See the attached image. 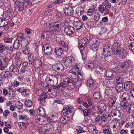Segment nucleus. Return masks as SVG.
Instances as JSON below:
<instances>
[{
    "instance_id": "obj_1",
    "label": "nucleus",
    "mask_w": 134,
    "mask_h": 134,
    "mask_svg": "<svg viewBox=\"0 0 134 134\" xmlns=\"http://www.w3.org/2000/svg\"><path fill=\"white\" fill-rule=\"evenodd\" d=\"M110 45H106L103 49L104 56L107 57L111 55L113 51L116 55L121 54L122 52V48L119 42H114L111 48H110Z\"/></svg>"
},
{
    "instance_id": "obj_2",
    "label": "nucleus",
    "mask_w": 134,
    "mask_h": 134,
    "mask_svg": "<svg viewBox=\"0 0 134 134\" xmlns=\"http://www.w3.org/2000/svg\"><path fill=\"white\" fill-rule=\"evenodd\" d=\"M45 81L48 85H56L58 83V77L54 75H48L46 78Z\"/></svg>"
},
{
    "instance_id": "obj_3",
    "label": "nucleus",
    "mask_w": 134,
    "mask_h": 134,
    "mask_svg": "<svg viewBox=\"0 0 134 134\" xmlns=\"http://www.w3.org/2000/svg\"><path fill=\"white\" fill-rule=\"evenodd\" d=\"M110 5L107 4H100L98 7V10L101 13L103 14L104 15L109 14Z\"/></svg>"
},
{
    "instance_id": "obj_4",
    "label": "nucleus",
    "mask_w": 134,
    "mask_h": 134,
    "mask_svg": "<svg viewBox=\"0 0 134 134\" xmlns=\"http://www.w3.org/2000/svg\"><path fill=\"white\" fill-rule=\"evenodd\" d=\"M75 60V59L74 57L70 56L66 58L64 63L66 67L70 68L74 64Z\"/></svg>"
},
{
    "instance_id": "obj_5",
    "label": "nucleus",
    "mask_w": 134,
    "mask_h": 134,
    "mask_svg": "<svg viewBox=\"0 0 134 134\" xmlns=\"http://www.w3.org/2000/svg\"><path fill=\"white\" fill-rule=\"evenodd\" d=\"M88 40L85 37H81L79 42V48L81 51L83 49L84 47L88 43Z\"/></svg>"
},
{
    "instance_id": "obj_6",
    "label": "nucleus",
    "mask_w": 134,
    "mask_h": 134,
    "mask_svg": "<svg viewBox=\"0 0 134 134\" xmlns=\"http://www.w3.org/2000/svg\"><path fill=\"white\" fill-rule=\"evenodd\" d=\"M111 115L112 117H115L117 119H119V120L122 119L123 116V114L120 110L115 109H114L111 111Z\"/></svg>"
},
{
    "instance_id": "obj_7",
    "label": "nucleus",
    "mask_w": 134,
    "mask_h": 134,
    "mask_svg": "<svg viewBox=\"0 0 134 134\" xmlns=\"http://www.w3.org/2000/svg\"><path fill=\"white\" fill-rule=\"evenodd\" d=\"M44 52L45 54L47 55L52 54L53 50L51 45L48 43H46L43 45Z\"/></svg>"
},
{
    "instance_id": "obj_8",
    "label": "nucleus",
    "mask_w": 134,
    "mask_h": 134,
    "mask_svg": "<svg viewBox=\"0 0 134 134\" xmlns=\"http://www.w3.org/2000/svg\"><path fill=\"white\" fill-rule=\"evenodd\" d=\"M53 70L57 72H62L64 69L63 65L61 63H58L52 65Z\"/></svg>"
},
{
    "instance_id": "obj_9",
    "label": "nucleus",
    "mask_w": 134,
    "mask_h": 134,
    "mask_svg": "<svg viewBox=\"0 0 134 134\" xmlns=\"http://www.w3.org/2000/svg\"><path fill=\"white\" fill-rule=\"evenodd\" d=\"M64 32L66 35L70 36L74 34L75 32L74 28L70 26H67L64 29Z\"/></svg>"
},
{
    "instance_id": "obj_10",
    "label": "nucleus",
    "mask_w": 134,
    "mask_h": 134,
    "mask_svg": "<svg viewBox=\"0 0 134 134\" xmlns=\"http://www.w3.org/2000/svg\"><path fill=\"white\" fill-rule=\"evenodd\" d=\"M70 80L71 81H74V79L71 77L69 78L66 77L64 78L63 81H62L60 84V86L62 88H65L66 87L68 84V81L69 80Z\"/></svg>"
},
{
    "instance_id": "obj_11",
    "label": "nucleus",
    "mask_w": 134,
    "mask_h": 134,
    "mask_svg": "<svg viewBox=\"0 0 134 134\" xmlns=\"http://www.w3.org/2000/svg\"><path fill=\"white\" fill-rule=\"evenodd\" d=\"M121 108L122 109H126V112L128 113H131L130 109L131 107V105L130 104L127 105V103L124 104L123 103H120Z\"/></svg>"
},
{
    "instance_id": "obj_12",
    "label": "nucleus",
    "mask_w": 134,
    "mask_h": 134,
    "mask_svg": "<svg viewBox=\"0 0 134 134\" xmlns=\"http://www.w3.org/2000/svg\"><path fill=\"white\" fill-rule=\"evenodd\" d=\"M72 107L70 105H65L64 106L63 110V114L64 115H69L71 113Z\"/></svg>"
},
{
    "instance_id": "obj_13",
    "label": "nucleus",
    "mask_w": 134,
    "mask_h": 134,
    "mask_svg": "<svg viewBox=\"0 0 134 134\" xmlns=\"http://www.w3.org/2000/svg\"><path fill=\"white\" fill-rule=\"evenodd\" d=\"M104 85L108 88H111L114 87L115 86V85L113 82L110 81L108 80H105L103 82Z\"/></svg>"
},
{
    "instance_id": "obj_14",
    "label": "nucleus",
    "mask_w": 134,
    "mask_h": 134,
    "mask_svg": "<svg viewBox=\"0 0 134 134\" xmlns=\"http://www.w3.org/2000/svg\"><path fill=\"white\" fill-rule=\"evenodd\" d=\"M130 98V95L127 93H125L122 95L121 98L122 101L120 103H123L124 104L127 103Z\"/></svg>"
},
{
    "instance_id": "obj_15",
    "label": "nucleus",
    "mask_w": 134,
    "mask_h": 134,
    "mask_svg": "<svg viewBox=\"0 0 134 134\" xmlns=\"http://www.w3.org/2000/svg\"><path fill=\"white\" fill-rule=\"evenodd\" d=\"M18 91L23 93V96L24 97L28 96L30 93V91L29 89H27L24 87L19 88Z\"/></svg>"
},
{
    "instance_id": "obj_16",
    "label": "nucleus",
    "mask_w": 134,
    "mask_h": 134,
    "mask_svg": "<svg viewBox=\"0 0 134 134\" xmlns=\"http://www.w3.org/2000/svg\"><path fill=\"white\" fill-rule=\"evenodd\" d=\"M37 113L39 116L42 117H44L46 115L45 109L42 107H40L37 109Z\"/></svg>"
},
{
    "instance_id": "obj_17",
    "label": "nucleus",
    "mask_w": 134,
    "mask_h": 134,
    "mask_svg": "<svg viewBox=\"0 0 134 134\" xmlns=\"http://www.w3.org/2000/svg\"><path fill=\"white\" fill-rule=\"evenodd\" d=\"M10 11L7 10L4 12L2 15L3 18L7 20H9L11 19L12 14L11 12L10 9H9Z\"/></svg>"
},
{
    "instance_id": "obj_18",
    "label": "nucleus",
    "mask_w": 134,
    "mask_h": 134,
    "mask_svg": "<svg viewBox=\"0 0 134 134\" xmlns=\"http://www.w3.org/2000/svg\"><path fill=\"white\" fill-rule=\"evenodd\" d=\"M48 94V92H43L40 97L39 98L38 100L40 101L42 104H43L45 102L44 99L47 97Z\"/></svg>"
},
{
    "instance_id": "obj_19",
    "label": "nucleus",
    "mask_w": 134,
    "mask_h": 134,
    "mask_svg": "<svg viewBox=\"0 0 134 134\" xmlns=\"http://www.w3.org/2000/svg\"><path fill=\"white\" fill-rule=\"evenodd\" d=\"M88 130L89 132L91 133L93 132L92 133H95L98 131V130L96 128V126L94 125H89L88 127Z\"/></svg>"
},
{
    "instance_id": "obj_20",
    "label": "nucleus",
    "mask_w": 134,
    "mask_h": 134,
    "mask_svg": "<svg viewBox=\"0 0 134 134\" xmlns=\"http://www.w3.org/2000/svg\"><path fill=\"white\" fill-rule=\"evenodd\" d=\"M31 41L30 37L27 36L24 38L21 41V44L23 46H26Z\"/></svg>"
},
{
    "instance_id": "obj_21",
    "label": "nucleus",
    "mask_w": 134,
    "mask_h": 134,
    "mask_svg": "<svg viewBox=\"0 0 134 134\" xmlns=\"http://www.w3.org/2000/svg\"><path fill=\"white\" fill-rule=\"evenodd\" d=\"M82 24L79 20L75 21L73 23V26L77 30L80 29L82 27Z\"/></svg>"
},
{
    "instance_id": "obj_22",
    "label": "nucleus",
    "mask_w": 134,
    "mask_h": 134,
    "mask_svg": "<svg viewBox=\"0 0 134 134\" xmlns=\"http://www.w3.org/2000/svg\"><path fill=\"white\" fill-rule=\"evenodd\" d=\"M64 11V14L69 16L71 15L73 13L72 9L71 7L65 8Z\"/></svg>"
},
{
    "instance_id": "obj_23",
    "label": "nucleus",
    "mask_w": 134,
    "mask_h": 134,
    "mask_svg": "<svg viewBox=\"0 0 134 134\" xmlns=\"http://www.w3.org/2000/svg\"><path fill=\"white\" fill-rule=\"evenodd\" d=\"M18 10L20 11H23L24 9V7L27 6V4H25L24 2H21L19 3L17 5Z\"/></svg>"
},
{
    "instance_id": "obj_24",
    "label": "nucleus",
    "mask_w": 134,
    "mask_h": 134,
    "mask_svg": "<svg viewBox=\"0 0 134 134\" xmlns=\"http://www.w3.org/2000/svg\"><path fill=\"white\" fill-rule=\"evenodd\" d=\"M97 107L99 110H100L99 111L101 112L100 113H102V112L104 111L106 108V105L104 103H99Z\"/></svg>"
},
{
    "instance_id": "obj_25",
    "label": "nucleus",
    "mask_w": 134,
    "mask_h": 134,
    "mask_svg": "<svg viewBox=\"0 0 134 134\" xmlns=\"http://www.w3.org/2000/svg\"><path fill=\"white\" fill-rule=\"evenodd\" d=\"M9 70L16 74L18 73L19 71L18 68L16 66L13 65L10 66L9 68Z\"/></svg>"
},
{
    "instance_id": "obj_26",
    "label": "nucleus",
    "mask_w": 134,
    "mask_h": 134,
    "mask_svg": "<svg viewBox=\"0 0 134 134\" xmlns=\"http://www.w3.org/2000/svg\"><path fill=\"white\" fill-rule=\"evenodd\" d=\"M124 87L126 90H129L132 88L131 82L130 81H127L124 83Z\"/></svg>"
},
{
    "instance_id": "obj_27",
    "label": "nucleus",
    "mask_w": 134,
    "mask_h": 134,
    "mask_svg": "<svg viewBox=\"0 0 134 134\" xmlns=\"http://www.w3.org/2000/svg\"><path fill=\"white\" fill-rule=\"evenodd\" d=\"M116 99V98L115 97H114L111 99L108 103L110 107L111 108L113 107L115 103Z\"/></svg>"
},
{
    "instance_id": "obj_28",
    "label": "nucleus",
    "mask_w": 134,
    "mask_h": 134,
    "mask_svg": "<svg viewBox=\"0 0 134 134\" xmlns=\"http://www.w3.org/2000/svg\"><path fill=\"white\" fill-rule=\"evenodd\" d=\"M54 52L57 55L60 56L62 55L63 51L61 48H55Z\"/></svg>"
},
{
    "instance_id": "obj_29",
    "label": "nucleus",
    "mask_w": 134,
    "mask_h": 134,
    "mask_svg": "<svg viewBox=\"0 0 134 134\" xmlns=\"http://www.w3.org/2000/svg\"><path fill=\"white\" fill-rule=\"evenodd\" d=\"M10 74L8 71L2 72L1 74V78L2 79H4L8 77L9 76Z\"/></svg>"
},
{
    "instance_id": "obj_30",
    "label": "nucleus",
    "mask_w": 134,
    "mask_h": 134,
    "mask_svg": "<svg viewBox=\"0 0 134 134\" xmlns=\"http://www.w3.org/2000/svg\"><path fill=\"white\" fill-rule=\"evenodd\" d=\"M20 46V43L19 40L16 39L14 41L13 44V48L15 49H18L19 48Z\"/></svg>"
},
{
    "instance_id": "obj_31",
    "label": "nucleus",
    "mask_w": 134,
    "mask_h": 134,
    "mask_svg": "<svg viewBox=\"0 0 134 134\" xmlns=\"http://www.w3.org/2000/svg\"><path fill=\"white\" fill-rule=\"evenodd\" d=\"M7 24V21L2 18H0V26L1 27H5Z\"/></svg>"
},
{
    "instance_id": "obj_32",
    "label": "nucleus",
    "mask_w": 134,
    "mask_h": 134,
    "mask_svg": "<svg viewBox=\"0 0 134 134\" xmlns=\"http://www.w3.org/2000/svg\"><path fill=\"white\" fill-rule=\"evenodd\" d=\"M42 63L41 60L39 59H37L35 61V67L36 68H37L38 69V68H40V67H41Z\"/></svg>"
},
{
    "instance_id": "obj_33",
    "label": "nucleus",
    "mask_w": 134,
    "mask_h": 134,
    "mask_svg": "<svg viewBox=\"0 0 134 134\" xmlns=\"http://www.w3.org/2000/svg\"><path fill=\"white\" fill-rule=\"evenodd\" d=\"M114 72L115 73L113 70H109L106 72V76L107 77H110L114 75Z\"/></svg>"
},
{
    "instance_id": "obj_34",
    "label": "nucleus",
    "mask_w": 134,
    "mask_h": 134,
    "mask_svg": "<svg viewBox=\"0 0 134 134\" xmlns=\"http://www.w3.org/2000/svg\"><path fill=\"white\" fill-rule=\"evenodd\" d=\"M123 88V85L122 83L118 84L116 86V90L117 92H120Z\"/></svg>"
},
{
    "instance_id": "obj_35",
    "label": "nucleus",
    "mask_w": 134,
    "mask_h": 134,
    "mask_svg": "<svg viewBox=\"0 0 134 134\" xmlns=\"http://www.w3.org/2000/svg\"><path fill=\"white\" fill-rule=\"evenodd\" d=\"M90 44V47L92 49L93 51H97L98 47L97 44H95L93 43H89Z\"/></svg>"
},
{
    "instance_id": "obj_36",
    "label": "nucleus",
    "mask_w": 134,
    "mask_h": 134,
    "mask_svg": "<svg viewBox=\"0 0 134 134\" xmlns=\"http://www.w3.org/2000/svg\"><path fill=\"white\" fill-rule=\"evenodd\" d=\"M25 104L27 107H31L32 106V102L30 100H27L25 102Z\"/></svg>"
},
{
    "instance_id": "obj_37",
    "label": "nucleus",
    "mask_w": 134,
    "mask_h": 134,
    "mask_svg": "<svg viewBox=\"0 0 134 134\" xmlns=\"http://www.w3.org/2000/svg\"><path fill=\"white\" fill-rule=\"evenodd\" d=\"M98 40H99L98 39L95 38H92L90 41L89 43H91L92 42L93 43L97 44V45H98L99 43V42H98Z\"/></svg>"
},
{
    "instance_id": "obj_38",
    "label": "nucleus",
    "mask_w": 134,
    "mask_h": 134,
    "mask_svg": "<svg viewBox=\"0 0 134 134\" xmlns=\"http://www.w3.org/2000/svg\"><path fill=\"white\" fill-rule=\"evenodd\" d=\"M88 67L91 70L93 69L95 67L94 63L93 62H89L88 64Z\"/></svg>"
},
{
    "instance_id": "obj_39",
    "label": "nucleus",
    "mask_w": 134,
    "mask_h": 134,
    "mask_svg": "<svg viewBox=\"0 0 134 134\" xmlns=\"http://www.w3.org/2000/svg\"><path fill=\"white\" fill-rule=\"evenodd\" d=\"M82 65L80 64H75L74 66V68L76 69L78 71H80L82 69Z\"/></svg>"
},
{
    "instance_id": "obj_40",
    "label": "nucleus",
    "mask_w": 134,
    "mask_h": 134,
    "mask_svg": "<svg viewBox=\"0 0 134 134\" xmlns=\"http://www.w3.org/2000/svg\"><path fill=\"white\" fill-rule=\"evenodd\" d=\"M94 98L96 99H99L101 97L100 93L98 92H95L93 94Z\"/></svg>"
},
{
    "instance_id": "obj_41",
    "label": "nucleus",
    "mask_w": 134,
    "mask_h": 134,
    "mask_svg": "<svg viewBox=\"0 0 134 134\" xmlns=\"http://www.w3.org/2000/svg\"><path fill=\"white\" fill-rule=\"evenodd\" d=\"M17 38L18 40H20L21 41L24 38V36L22 33H20L17 35Z\"/></svg>"
},
{
    "instance_id": "obj_42",
    "label": "nucleus",
    "mask_w": 134,
    "mask_h": 134,
    "mask_svg": "<svg viewBox=\"0 0 134 134\" xmlns=\"http://www.w3.org/2000/svg\"><path fill=\"white\" fill-rule=\"evenodd\" d=\"M28 59L29 64H32L34 61V55L33 54H31L29 57Z\"/></svg>"
},
{
    "instance_id": "obj_43",
    "label": "nucleus",
    "mask_w": 134,
    "mask_h": 134,
    "mask_svg": "<svg viewBox=\"0 0 134 134\" xmlns=\"http://www.w3.org/2000/svg\"><path fill=\"white\" fill-rule=\"evenodd\" d=\"M59 43L64 47L65 50L67 51L68 50V47L65 44L64 41H59Z\"/></svg>"
},
{
    "instance_id": "obj_44",
    "label": "nucleus",
    "mask_w": 134,
    "mask_h": 134,
    "mask_svg": "<svg viewBox=\"0 0 134 134\" xmlns=\"http://www.w3.org/2000/svg\"><path fill=\"white\" fill-rule=\"evenodd\" d=\"M19 119L22 120L26 119V120H28L29 119V118L26 115H19Z\"/></svg>"
},
{
    "instance_id": "obj_45",
    "label": "nucleus",
    "mask_w": 134,
    "mask_h": 134,
    "mask_svg": "<svg viewBox=\"0 0 134 134\" xmlns=\"http://www.w3.org/2000/svg\"><path fill=\"white\" fill-rule=\"evenodd\" d=\"M71 81L70 80H69L67 86H68V88L72 89L74 87V85L73 83L71 82Z\"/></svg>"
},
{
    "instance_id": "obj_46",
    "label": "nucleus",
    "mask_w": 134,
    "mask_h": 134,
    "mask_svg": "<svg viewBox=\"0 0 134 134\" xmlns=\"http://www.w3.org/2000/svg\"><path fill=\"white\" fill-rule=\"evenodd\" d=\"M50 126L49 124H45L43 125V128L44 129L45 131H47L49 129Z\"/></svg>"
},
{
    "instance_id": "obj_47",
    "label": "nucleus",
    "mask_w": 134,
    "mask_h": 134,
    "mask_svg": "<svg viewBox=\"0 0 134 134\" xmlns=\"http://www.w3.org/2000/svg\"><path fill=\"white\" fill-rule=\"evenodd\" d=\"M58 114L57 113L55 114V115H52V119L53 122H55L57 121L58 120Z\"/></svg>"
},
{
    "instance_id": "obj_48",
    "label": "nucleus",
    "mask_w": 134,
    "mask_h": 134,
    "mask_svg": "<svg viewBox=\"0 0 134 134\" xmlns=\"http://www.w3.org/2000/svg\"><path fill=\"white\" fill-rule=\"evenodd\" d=\"M69 120V118L67 116H66L64 118H62L60 119V120H61V122L62 123L64 122H66L67 121H68Z\"/></svg>"
},
{
    "instance_id": "obj_49",
    "label": "nucleus",
    "mask_w": 134,
    "mask_h": 134,
    "mask_svg": "<svg viewBox=\"0 0 134 134\" xmlns=\"http://www.w3.org/2000/svg\"><path fill=\"white\" fill-rule=\"evenodd\" d=\"M13 39V38H10L8 37H4L3 40L4 42L6 43H11Z\"/></svg>"
},
{
    "instance_id": "obj_50",
    "label": "nucleus",
    "mask_w": 134,
    "mask_h": 134,
    "mask_svg": "<svg viewBox=\"0 0 134 134\" xmlns=\"http://www.w3.org/2000/svg\"><path fill=\"white\" fill-rule=\"evenodd\" d=\"M23 104L19 102H18L16 104V107L18 109H22Z\"/></svg>"
},
{
    "instance_id": "obj_51",
    "label": "nucleus",
    "mask_w": 134,
    "mask_h": 134,
    "mask_svg": "<svg viewBox=\"0 0 134 134\" xmlns=\"http://www.w3.org/2000/svg\"><path fill=\"white\" fill-rule=\"evenodd\" d=\"M129 49L134 52V42L131 43L129 46Z\"/></svg>"
},
{
    "instance_id": "obj_52",
    "label": "nucleus",
    "mask_w": 134,
    "mask_h": 134,
    "mask_svg": "<svg viewBox=\"0 0 134 134\" xmlns=\"http://www.w3.org/2000/svg\"><path fill=\"white\" fill-rule=\"evenodd\" d=\"M76 13L78 15H80L83 13V10H81L80 8H78L76 10Z\"/></svg>"
},
{
    "instance_id": "obj_53",
    "label": "nucleus",
    "mask_w": 134,
    "mask_h": 134,
    "mask_svg": "<svg viewBox=\"0 0 134 134\" xmlns=\"http://www.w3.org/2000/svg\"><path fill=\"white\" fill-rule=\"evenodd\" d=\"M122 79L121 76H120L117 77L116 80V82L118 83L121 82H122Z\"/></svg>"
},
{
    "instance_id": "obj_54",
    "label": "nucleus",
    "mask_w": 134,
    "mask_h": 134,
    "mask_svg": "<svg viewBox=\"0 0 134 134\" xmlns=\"http://www.w3.org/2000/svg\"><path fill=\"white\" fill-rule=\"evenodd\" d=\"M54 24L55 28L56 27V28L58 29H59L60 28V26L61 25V23L58 22H55Z\"/></svg>"
},
{
    "instance_id": "obj_55",
    "label": "nucleus",
    "mask_w": 134,
    "mask_h": 134,
    "mask_svg": "<svg viewBox=\"0 0 134 134\" xmlns=\"http://www.w3.org/2000/svg\"><path fill=\"white\" fill-rule=\"evenodd\" d=\"M94 82V81L92 79L88 80L87 81V85L88 86H90L93 85Z\"/></svg>"
},
{
    "instance_id": "obj_56",
    "label": "nucleus",
    "mask_w": 134,
    "mask_h": 134,
    "mask_svg": "<svg viewBox=\"0 0 134 134\" xmlns=\"http://www.w3.org/2000/svg\"><path fill=\"white\" fill-rule=\"evenodd\" d=\"M107 120V116L104 115H102L101 117V121H103L105 122Z\"/></svg>"
},
{
    "instance_id": "obj_57",
    "label": "nucleus",
    "mask_w": 134,
    "mask_h": 134,
    "mask_svg": "<svg viewBox=\"0 0 134 134\" xmlns=\"http://www.w3.org/2000/svg\"><path fill=\"white\" fill-rule=\"evenodd\" d=\"M76 132L78 133H80L82 132V127L80 126H78L76 127Z\"/></svg>"
},
{
    "instance_id": "obj_58",
    "label": "nucleus",
    "mask_w": 134,
    "mask_h": 134,
    "mask_svg": "<svg viewBox=\"0 0 134 134\" xmlns=\"http://www.w3.org/2000/svg\"><path fill=\"white\" fill-rule=\"evenodd\" d=\"M101 117L100 115H97L95 119V121L96 122H100L101 121Z\"/></svg>"
},
{
    "instance_id": "obj_59",
    "label": "nucleus",
    "mask_w": 134,
    "mask_h": 134,
    "mask_svg": "<svg viewBox=\"0 0 134 134\" xmlns=\"http://www.w3.org/2000/svg\"><path fill=\"white\" fill-rule=\"evenodd\" d=\"M103 132L104 134H109L110 132L108 129H105L103 130Z\"/></svg>"
},
{
    "instance_id": "obj_60",
    "label": "nucleus",
    "mask_w": 134,
    "mask_h": 134,
    "mask_svg": "<svg viewBox=\"0 0 134 134\" xmlns=\"http://www.w3.org/2000/svg\"><path fill=\"white\" fill-rule=\"evenodd\" d=\"M60 127L62 129L65 130L66 129L67 125L66 124H61L59 125Z\"/></svg>"
},
{
    "instance_id": "obj_61",
    "label": "nucleus",
    "mask_w": 134,
    "mask_h": 134,
    "mask_svg": "<svg viewBox=\"0 0 134 134\" xmlns=\"http://www.w3.org/2000/svg\"><path fill=\"white\" fill-rule=\"evenodd\" d=\"M10 113V111L8 110H6L4 111L3 113V115L5 117H6L8 116V114Z\"/></svg>"
},
{
    "instance_id": "obj_62",
    "label": "nucleus",
    "mask_w": 134,
    "mask_h": 134,
    "mask_svg": "<svg viewBox=\"0 0 134 134\" xmlns=\"http://www.w3.org/2000/svg\"><path fill=\"white\" fill-rule=\"evenodd\" d=\"M29 49L27 48L25 49V50L23 51V52L24 54H29L30 53L29 52Z\"/></svg>"
},
{
    "instance_id": "obj_63",
    "label": "nucleus",
    "mask_w": 134,
    "mask_h": 134,
    "mask_svg": "<svg viewBox=\"0 0 134 134\" xmlns=\"http://www.w3.org/2000/svg\"><path fill=\"white\" fill-rule=\"evenodd\" d=\"M63 100H55L54 103H59L62 104H63Z\"/></svg>"
},
{
    "instance_id": "obj_64",
    "label": "nucleus",
    "mask_w": 134,
    "mask_h": 134,
    "mask_svg": "<svg viewBox=\"0 0 134 134\" xmlns=\"http://www.w3.org/2000/svg\"><path fill=\"white\" fill-rule=\"evenodd\" d=\"M56 16L58 19L61 18L62 17L61 13L59 12H57V13L56 14Z\"/></svg>"
}]
</instances>
